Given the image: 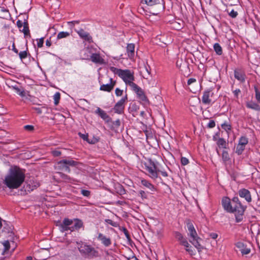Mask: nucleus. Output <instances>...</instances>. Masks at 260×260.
I'll return each instance as SVG.
<instances>
[{"label": "nucleus", "instance_id": "nucleus-28", "mask_svg": "<svg viewBox=\"0 0 260 260\" xmlns=\"http://www.w3.org/2000/svg\"><path fill=\"white\" fill-rule=\"evenodd\" d=\"M187 246H188L187 247V246H184L185 247V250H186V251H187L190 255H194L195 254L194 249L193 247H192L189 245V244L188 243Z\"/></svg>", "mask_w": 260, "mask_h": 260}, {"label": "nucleus", "instance_id": "nucleus-9", "mask_svg": "<svg viewBox=\"0 0 260 260\" xmlns=\"http://www.w3.org/2000/svg\"><path fill=\"white\" fill-rule=\"evenodd\" d=\"M127 100V95H125L120 101H119L115 105L114 109L115 112L118 114H121L123 112L124 108V104Z\"/></svg>", "mask_w": 260, "mask_h": 260}, {"label": "nucleus", "instance_id": "nucleus-60", "mask_svg": "<svg viewBox=\"0 0 260 260\" xmlns=\"http://www.w3.org/2000/svg\"><path fill=\"white\" fill-rule=\"evenodd\" d=\"M182 62V60L180 61L179 60H177L176 62L177 66L179 68H181V64H182V63H181Z\"/></svg>", "mask_w": 260, "mask_h": 260}, {"label": "nucleus", "instance_id": "nucleus-42", "mask_svg": "<svg viewBox=\"0 0 260 260\" xmlns=\"http://www.w3.org/2000/svg\"><path fill=\"white\" fill-rule=\"evenodd\" d=\"M22 27H23V28L21 30L22 32H23V33L25 35H27L29 31L28 27L26 25H23Z\"/></svg>", "mask_w": 260, "mask_h": 260}, {"label": "nucleus", "instance_id": "nucleus-17", "mask_svg": "<svg viewBox=\"0 0 260 260\" xmlns=\"http://www.w3.org/2000/svg\"><path fill=\"white\" fill-rule=\"evenodd\" d=\"M175 236L176 239L180 242V243L181 245L183 246H187V247L188 246V242L180 233H176Z\"/></svg>", "mask_w": 260, "mask_h": 260}, {"label": "nucleus", "instance_id": "nucleus-50", "mask_svg": "<svg viewBox=\"0 0 260 260\" xmlns=\"http://www.w3.org/2000/svg\"><path fill=\"white\" fill-rule=\"evenodd\" d=\"M113 125L116 127H118L120 125V121L119 119H117L113 123Z\"/></svg>", "mask_w": 260, "mask_h": 260}, {"label": "nucleus", "instance_id": "nucleus-12", "mask_svg": "<svg viewBox=\"0 0 260 260\" xmlns=\"http://www.w3.org/2000/svg\"><path fill=\"white\" fill-rule=\"evenodd\" d=\"M238 193L241 198H244L247 202H250L251 201V194L248 190L245 188L241 189L239 190Z\"/></svg>", "mask_w": 260, "mask_h": 260}, {"label": "nucleus", "instance_id": "nucleus-57", "mask_svg": "<svg viewBox=\"0 0 260 260\" xmlns=\"http://www.w3.org/2000/svg\"><path fill=\"white\" fill-rule=\"evenodd\" d=\"M240 92V89H236L235 90H234V95H235L236 97H238V94Z\"/></svg>", "mask_w": 260, "mask_h": 260}, {"label": "nucleus", "instance_id": "nucleus-47", "mask_svg": "<svg viewBox=\"0 0 260 260\" xmlns=\"http://www.w3.org/2000/svg\"><path fill=\"white\" fill-rule=\"evenodd\" d=\"M122 93H123V90H121V89H120L118 88H117L115 89V94H116V95L117 96H121V95H122Z\"/></svg>", "mask_w": 260, "mask_h": 260}, {"label": "nucleus", "instance_id": "nucleus-32", "mask_svg": "<svg viewBox=\"0 0 260 260\" xmlns=\"http://www.w3.org/2000/svg\"><path fill=\"white\" fill-rule=\"evenodd\" d=\"M248 143V140L245 137H242L239 141L238 144L244 146L245 147V145Z\"/></svg>", "mask_w": 260, "mask_h": 260}, {"label": "nucleus", "instance_id": "nucleus-59", "mask_svg": "<svg viewBox=\"0 0 260 260\" xmlns=\"http://www.w3.org/2000/svg\"><path fill=\"white\" fill-rule=\"evenodd\" d=\"M210 237L212 238V239H216L217 237V234H216V233H211L210 234Z\"/></svg>", "mask_w": 260, "mask_h": 260}, {"label": "nucleus", "instance_id": "nucleus-22", "mask_svg": "<svg viewBox=\"0 0 260 260\" xmlns=\"http://www.w3.org/2000/svg\"><path fill=\"white\" fill-rule=\"evenodd\" d=\"M234 75L235 77L240 81L243 82L244 81V76L241 72L235 70Z\"/></svg>", "mask_w": 260, "mask_h": 260}, {"label": "nucleus", "instance_id": "nucleus-55", "mask_svg": "<svg viewBox=\"0 0 260 260\" xmlns=\"http://www.w3.org/2000/svg\"><path fill=\"white\" fill-rule=\"evenodd\" d=\"M196 81V80L194 78H190L188 80L187 84H188V85H190L191 83L195 82Z\"/></svg>", "mask_w": 260, "mask_h": 260}, {"label": "nucleus", "instance_id": "nucleus-19", "mask_svg": "<svg viewBox=\"0 0 260 260\" xmlns=\"http://www.w3.org/2000/svg\"><path fill=\"white\" fill-rule=\"evenodd\" d=\"M127 53L129 57H132L134 55L135 45L134 44H128L126 47Z\"/></svg>", "mask_w": 260, "mask_h": 260}, {"label": "nucleus", "instance_id": "nucleus-1", "mask_svg": "<svg viewBox=\"0 0 260 260\" xmlns=\"http://www.w3.org/2000/svg\"><path fill=\"white\" fill-rule=\"evenodd\" d=\"M25 178L24 170L17 166H13L10 168L5 175L3 183L9 189H17L23 183Z\"/></svg>", "mask_w": 260, "mask_h": 260}, {"label": "nucleus", "instance_id": "nucleus-43", "mask_svg": "<svg viewBox=\"0 0 260 260\" xmlns=\"http://www.w3.org/2000/svg\"><path fill=\"white\" fill-rule=\"evenodd\" d=\"M106 222L113 226L116 227L117 226V223L115 222H114L112 220L107 219L106 220Z\"/></svg>", "mask_w": 260, "mask_h": 260}, {"label": "nucleus", "instance_id": "nucleus-54", "mask_svg": "<svg viewBox=\"0 0 260 260\" xmlns=\"http://www.w3.org/2000/svg\"><path fill=\"white\" fill-rule=\"evenodd\" d=\"M139 193L142 198L146 199L147 198V196L145 191L141 190L140 191Z\"/></svg>", "mask_w": 260, "mask_h": 260}, {"label": "nucleus", "instance_id": "nucleus-44", "mask_svg": "<svg viewBox=\"0 0 260 260\" xmlns=\"http://www.w3.org/2000/svg\"><path fill=\"white\" fill-rule=\"evenodd\" d=\"M51 153L54 156H58L61 154V152L58 150H53Z\"/></svg>", "mask_w": 260, "mask_h": 260}, {"label": "nucleus", "instance_id": "nucleus-26", "mask_svg": "<svg viewBox=\"0 0 260 260\" xmlns=\"http://www.w3.org/2000/svg\"><path fill=\"white\" fill-rule=\"evenodd\" d=\"M214 51L218 55H221L222 53V49L218 43H215L213 46Z\"/></svg>", "mask_w": 260, "mask_h": 260}, {"label": "nucleus", "instance_id": "nucleus-14", "mask_svg": "<svg viewBox=\"0 0 260 260\" xmlns=\"http://www.w3.org/2000/svg\"><path fill=\"white\" fill-rule=\"evenodd\" d=\"M98 239L105 246L108 247L111 244V239L106 236L99 233L98 236Z\"/></svg>", "mask_w": 260, "mask_h": 260}, {"label": "nucleus", "instance_id": "nucleus-24", "mask_svg": "<svg viewBox=\"0 0 260 260\" xmlns=\"http://www.w3.org/2000/svg\"><path fill=\"white\" fill-rule=\"evenodd\" d=\"M12 88L21 97H24L26 95L25 92L23 89L19 88L16 86H13Z\"/></svg>", "mask_w": 260, "mask_h": 260}, {"label": "nucleus", "instance_id": "nucleus-25", "mask_svg": "<svg viewBox=\"0 0 260 260\" xmlns=\"http://www.w3.org/2000/svg\"><path fill=\"white\" fill-rule=\"evenodd\" d=\"M61 164H64L65 165H67L69 167V166H75L77 162L73 160H67V159H63L61 160Z\"/></svg>", "mask_w": 260, "mask_h": 260}, {"label": "nucleus", "instance_id": "nucleus-31", "mask_svg": "<svg viewBox=\"0 0 260 260\" xmlns=\"http://www.w3.org/2000/svg\"><path fill=\"white\" fill-rule=\"evenodd\" d=\"M96 113H98L103 119H106L107 117H108L107 114L104 111L102 110L100 108H98L96 111Z\"/></svg>", "mask_w": 260, "mask_h": 260}, {"label": "nucleus", "instance_id": "nucleus-38", "mask_svg": "<svg viewBox=\"0 0 260 260\" xmlns=\"http://www.w3.org/2000/svg\"><path fill=\"white\" fill-rule=\"evenodd\" d=\"M254 90L255 92V98L257 101L260 103V92L258 91L257 88L255 86Z\"/></svg>", "mask_w": 260, "mask_h": 260}, {"label": "nucleus", "instance_id": "nucleus-35", "mask_svg": "<svg viewBox=\"0 0 260 260\" xmlns=\"http://www.w3.org/2000/svg\"><path fill=\"white\" fill-rule=\"evenodd\" d=\"M244 149H245V146L238 144L237 148H236V152L238 155H240V154H242V153L243 152Z\"/></svg>", "mask_w": 260, "mask_h": 260}, {"label": "nucleus", "instance_id": "nucleus-48", "mask_svg": "<svg viewBox=\"0 0 260 260\" xmlns=\"http://www.w3.org/2000/svg\"><path fill=\"white\" fill-rule=\"evenodd\" d=\"M44 43V38H42L38 41L37 45L38 47H42Z\"/></svg>", "mask_w": 260, "mask_h": 260}, {"label": "nucleus", "instance_id": "nucleus-16", "mask_svg": "<svg viewBox=\"0 0 260 260\" xmlns=\"http://www.w3.org/2000/svg\"><path fill=\"white\" fill-rule=\"evenodd\" d=\"M76 32L82 39L89 42L91 41V37L89 35V33L85 31L83 29H80L79 30H76Z\"/></svg>", "mask_w": 260, "mask_h": 260}, {"label": "nucleus", "instance_id": "nucleus-13", "mask_svg": "<svg viewBox=\"0 0 260 260\" xmlns=\"http://www.w3.org/2000/svg\"><path fill=\"white\" fill-rule=\"evenodd\" d=\"M90 58L91 60L95 63H98L100 64H106L105 60L101 56L100 54L93 53L91 54Z\"/></svg>", "mask_w": 260, "mask_h": 260}, {"label": "nucleus", "instance_id": "nucleus-34", "mask_svg": "<svg viewBox=\"0 0 260 260\" xmlns=\"http://www.w3.org/2000/svg\"><path fill=\"white\" fill-rule=\"evenodd\" d=\"M127 85L131 86L133 90L135 92L140 88L137 84L134 83L133 82V81L130 82V83H128Z\"/></svg>", "mask_w": 260, "mask_h": 260}, {"label": "nucleus", "instance_id": "nucleus-18", "mask_svg": "<svg viewBox=\"0 0 260 260\" xmlns=\"http://www.w3.org/2000/svg\"><path fill=\"white\" fill-rule=\"evenodd\" d=\"M160 0H142V4H145L148 6L152 7L160 4Z\"/></svg>", "mask_w": 260, "mask_h": 260}, {"label": "nucleus", "instance_id": "nucleus-7", "mask_svg": "<svg viewBox=\"0 0 260 260\" xmlns=\"http://www.w3.org/2000/svg\"><path fill=\"white\" fill-rule=\"evenodd\" d=\"M246 208L242 205L241 203L236 204L233 205V211L235 212L236 220L237 222L241 221Z\"/></svg>", "mask_w": 260, "mask_h": 260}, {"label": "nucleus", "instance_id": "nucleus-53", "mask_svg": "<svg viewBox=\"0 0 260 260\" xmlns=\"http://www.w3.org/2000/svg\"><path fill=\"white\" fill-rule=\"evenodd\" d=\"M24 128L26 130L31 131L34 129V126L30 125H27L24 126Z\"/></svg>", "mask_w": 260, "mask_h": 260}, {"label": "nucleus", "instance_id": "nucleus-20", "mask_svg": "<svg viewBox=\"0 0 260 260\" xmlns=\"http://www.w3.org/2000/svg\"><path fill=\"white\" fill-rule=\"evenodd\" d=\"M246 106L247 108L249 109H251L256 111H260V106L258 104L252 101L247 102Z\"/></svg>", "mask_w": 260, "mask_h": 260}, {"label": "nucleus", "instance_id": "nucleus-15", "mask_svg": "<svg viewBox=\"0 0 260 260\" xmlns=\"http://www.w3.org/2000/svg\"><path fill=\"white\" fill-rule=\"evenodd\" d=\"M110 84L102 85L100 87V90H103V91H108V92L111 91L113 89V87L116 84V81H113L112 78L110 79Z\"/></svg>", "mask_w": 260, "mask_h": 260}, {"label": "nucleus", "instance_id": "nucleus-58", "mask_svg": "<svg viewBox=\"0 0 260 260\" xmlns=\"http://www.w3.org/2000/svg\"><path fill=\"white\" fill-rule=\"evenodd\" d=\"M222 127L226 130H230L231 129L230 126L228 124H224L222 125Z\"/></svg>", "mask_w": 260, "mask_h": 260}, {"label": "nucleus", "instance_id": "nucleus-6", "mask_svg": "<svg viewBox=\"0 0 260 260\" xmlns=\"http://www.w3.org/2000/svg\"><path fill=\"white\" fill-rule=\"evenodd\" d=\"M79 250L81 253L89 257H97L99 252L90 245L82 244L79 247Z\"/></svg>", "mask_w": 260, "mask_h": 260}, {"label": "nucleus", "instance_id": "nucleus-11", "mask_svg": "<svg viewBox=\"0 0 260 260\" xmlns=\"http://www.w3.org/2000/svg\"><path fill=\"white\" fill-rule=\"evenodd\" d=\"M222 205L226 211L231 212L233 211V205L229 198L225 197L222 200Z\"/></svg>", "mask_w": 260, "mask_h": 260}, {"label": "nucleus", "instance_id": "nucleus-29", "mask_svg": "<svg viewBox=\"0 0 260 260\" xmlns=\"http://www.w3.org/2000/svg\"><path fill=\"white\" fill-rule=\"evenodd\" d=\"M70 35V32L67 31H61L59 32L57 35V38L58 39H61L63 38H67Z\"/></svg>", "mask_w": 260, "mask_h": 260}, {"label": "nucleus", "instance_id": "nucleus-27", "mask_svg": "<svg viewBox=\"0 0 260 260\" xmlns=\"http://www.w3.org/2000/svg\"><path fill=\"white\" fill-rule=\"evenodd\" d=\"M141 183L151 190H153L154 189V186L146 180H142L141 181Z\"/></svg>", "mask_w": 260, "mask_h": 260}, {"label": "nucleus", "instance_id": "nucleus-30", "mask_svg": "<svg viewBox=\"0 0 260 260\" xmlns=\"http://www.w3.org/2000/svg\"><path fill=\"white\" fill-rule=\"evenodd\" d=\"M217 144L221 148H225L226 146V142L223 138H219L217 142Z\"/></svg>", "mask_w": 260, "mask_h": 260}, {"label": "nucleus", "instance_id": "nucleus-62", "mask_svg": "<svg viewBox=\"0 0 260 260\" xmlns=\"http://www.w3.org/2000/svg\"><path fill=\"white\" fill-rule=\"evenodd\" d=\"M124 234H125L126 237H127V238H129V235H128V234L127 231L125 229H124Z\"/></svg>", "mask_w": 260, "mask_h": 260}, {"label": "nucleus", "instance_id": "nucleus-2", "mask_svg": "<svg viewBox=\"0 0 260 260\" xmlns=\"http://www.w3.org/2000/svg\"><path fill=\"white\" fill-rule=\"evenodd\" d=\"M146 170L147 171L148 175L152 179H156L158 177V173L160 172L163 177H166L168 176L166 169H168L166 165L163 167H158L151 160H149L148 162L145 164Z\"/></svg>", "mask_w": 260, "mask_h": 260}, {"label": "nucleus", "instance_id": "nucleus-63", "mask_svg": "<svg viewBox=\"0 0 260 260\" xmlns=\"http://www.w3.org/2000/svg\"><path fill=\"white\" fill-rule=\"evenodd\" d=\"M46 45L48 46H50L51 45V43L49 41L47 40L46 42Z\"/></svg>", "mask_w": 260, "mask_h": 260}, {"label": "nucleus", "instance_id": "nucleus-5", "mask_svg": "<svg viewBox=\"0 0 260 260\" xmlns=\"http://www.w3.org/2000/svg\"><path fill=\"white\" fill-rule=\"evenodd\" d=\"M110 70L115 74L120 77L126 84H128L132 81L134 80V76L133 73L128 70H121L116 68L114 67L110 68Z\"/></svg>", "mask_w": 260, "mask_h": 260}, {"label": "nucleus", "instance_id": "nucleus-45", "mask_svg": "<svg viewBox=\"0 0 260 260\" xmlns=\"http://www.w3.org/2000/svg\"><path fill=\"white\" fill-rule=\"evenodd\" d=\"M238 203H241V202L239 201L238 198L237 197H234L232 199V205H233L236 204H238Z\"/></svg>", "mask_w": 260, "mask_h": 260}, {"label": "nucleus", "instance_id": "nucleus-4", "mask_svg": "<svg viewBox=\"0 0 260 260\" xmlns=\"http://www.w3.org/2000/svg\"><path fill=\"white\" fill-rule=\"evenodd\" d=\"M187 227L189 232L188 234L189 237V241L194 246L200 253L203 249V247L200 244L202 240L198 237L193 224L190 221H188L187 222Z\"/></svg>", "mask_w": 260, "mask_h": 260}, {"label": "nucleus", "instance_id": "nucleus-61", "mask_svg": "<svg viewBox=\"0 0 260 260\" xmlns=\"http://www.w3.org/2000/svg\"><path fill=\"white\" fill-rule=\"evenodd\" d=\"M12 47L14 52H15L16 53H18V50L15 48L14 43L13 44Z\"/></svg>", "mask_w": 260, "mask_h": 260}, {"label": "nucleus", "instance_id": "nucleus-21", "mask_svg": "<svg viewBox=\"0 0 260 260\" xmlns=\"http://www.w3.org/2000/svg\"><path fill=\"white\" fill-rule=\"evenodd\" d=\"M57 167L59 170L61 171H64L68 173L70 172V169L69 167L64 164H61V160L58 161L57 163Z\"/></svg>", "mask_w": 260, "mask_h": 260}, {"label": "nucleus", "instance_id": "nucleus-56", "mask_svg": "<svg viewBox=\"0 0 260 260\" xmlns=\"http://www.w3.org/2000/svg\"><path fill=\"white\" fill-rule=\"evenodd\" d=\"M17 25L18 27L20 29H21V27H22V26H23V23H22V22L21 21H20V20H18V21H17Z\"/></svg>", "mask_w": 260, "mask_h": 260}, {"label": "nucleus", "instance_id": "nucleus-40", "mask_svg": "<svg viewBox=\"0 0 260 260\" xmlns=\"http://www.w3.org/2000/svg\"><path fill=\"white\" fill-rule=\"evenodd\" d=\"M27 55V53L26 51H21L19 53V56L21 59L26 58Z\"/></svg>", "mask_w": 260, "mask_h": 260}, {"label": "nucleus", "instance_id": "nucleus-8", "mask_svg": "<svg viewBox=\"0 0 260 260\" xmlns=\"http://www.w3.org/2000/svg\"><path fill=\"white\" fill-rule=\"evenodd\" d=\"M236 247L239 249L242 254H247L250 253L251 245L249 243L238 242L236 244Z\"/></svg>", "mask_w": 260, "mask_h": 260}, {"label": "nucleus", "instance_id": "nucleus-39", "mask_svg": "<svg viewBox=\"0 0 260 260\" xmlns=\"http://www.w3.org/2000/svg\"><path fill=\"white\" fill-rule=\"evenodd\" d=\"M222 159L224 161H226L229 159V154L227 151H223L222 154Z\"/></svg>", "mask_w": 260, "mask_h": 260}, {"label": "nucleus", "instance_id": "nucleus-36", "mask_svg": "<svg viewBox=\"0 0 260 260\" xmlns=\"http://www.w3.org/2000/svg\"><path fill=\"white\" fill-rule=\"evenodd\" d=\"M59 175L60 176V177L63 179L64 180V181H68V182H70L71 181V178L70 177L68 176L67 175H66L64 174H63L62 173H59Z\"/></svg>", "mask_w": 260, "mask_h": 260}, {"label": "nucleus", "instance_id": "nucleus-41", "mask_svg": "<svg viewBox=\"0 0 260 260\" xmlns=\"http://www.w3.org/2000/svg\"><path fill=\"white\" fill-rule=\"evenodd\" d=\"M181 164L182 165H186L188 164V159L185 157H181Z\"/></svg>", "mask_w": 260, "mask_h": 260}, {"label": "nucleus", "instance_id": "nucleus-51", "mask_svg": "<svg viewBox=\"0 0 260 260\" xmlns=\"http://www.w3.org/2000/svg\"><path fill=\"white\" fill-rule=\"evenodd\" d=\"M78 134L80 136V137L81 138H82L84 140H86V141L88 140V135H87L82 134L81 133H79Z\"/></svg>", "mask_w": 260, "mask_h": 260}, {"label": "nucleus", "instance_id": "nucleus-10", "mask_svg": "<svg viewBox=\"0 0 260 260\" xmlns=\"http://www.w3.org/2000/svg\"><path fill=\"white\" fill-rule=\"evenodd\" d=\"M213 95V92L210 89L205 91L202 96V103L206 105L209 106L212 103L211 98Z\"/></svg>", "mask_w": 260, "mask_h": 260}, {"label": "nucleus", "instance_id": "nucleus-52", "mask_svg": "<svg viewBox=\"0 0 260 260\" xmlns=\"http://www.w3.org/2000/svg\"><path fill=\"white\" fill-rule=\"evenodd\" d=\"M215 123L214 121L211 120L210 121L209 123L208 124V126L210 128H212L215 127Z\"/></svg>", "mask_w": 260, "mask_h": 260}, {"label": "nucleus", "instance_id": "nucleus-37", "mask_svg": "<svg viewBox=\"0 0 260 260\" xmlns=\"http://www.w3.org/2000/svg\"><path fill=\"white\" fill-rule=\"evenodd\" d=\"M3 245L4 246V253L9 250L10 247V243L8 241H5L3 242Z\"/></svg>", "mask_w": 260, "mask_h": 260}, {"label": "nucleus", "instance_id": "nucleus-46", "mask_svg": "<svg viewBox=\"0 0 260 260\" xmlns=\"http://www.w3.org/2000/svg\"><path fill=\"white\" fill-rule=\"evenodd\" d=\"M238 15V13L236 11H235L234 10H232L230 13L229 15L232 18H235Z\"/></svg>", "mask_w": 260, "mask_h": 260}, {"label": "nucleus", "instance_id": "nucleus-3", "mask_svg": "<svg viewBox=\"0 0 260 260\" xmlns=\"http://www.w3.org/2000/svg\"><path fill=\"white\" fill-rule=\"evenodd\" d=\"M83 226V222L78 219H69L65 218L60 223V230L62 232L70 230L71 232L78 230Z\"/></svg>", "mask_w": 260, "mask_h": 260}, {"label": "nucleus", "instance_id": "nucleus-64", "mask_svg": "<svg viewBox=\"0 0 260 260\" xmlns=\"http://www.w3.org/2000/svg\"><path fill=\"white\" fill-rule=\"evenodd\" d=\"M26 259H27V260H31V259H32V257H31V256H27V257H26Z\"/></svg>", "mask_w": 260, "mask_h": 260}, {"label": "nucleus", "instance_id": "nucleus-49", "mask_svg": "<svg viewBox=\"0 0 260 260\" xmlns=\"http://www.w3.org/2000/svg\"><path fill=\"white\" fill-rule=\"evenodd\" d=\"M81 193L83 196L85 197H88L90 195V191L87 190H82Z\"/></svg>", "mask_w": 260, "mask_h": 260}, {"label": "nucleus", "instance_id": "nucleus-23", "mask_svg": "<svg viewBox=\"0 0 260 260\" xmlns=\"http://www.w3.org/2000/svg\"><path fill=\"white\" fill-rule=\"evenodd\" d=\"M136 93H137L138 97L142 101H145L147 100V98L144 93V91L142 89L140 88L139 90H138Z\"/></svg>", "mask_w": 260, "mask_h": 260}, {"label": "nucleus", "instance_id": "nucleus-33", "mask_svg": "<svg viewBox=\"0 0 260 260\" xmlns=\"http://www.w3.org/2000/svg\"><path fill=\"white\" fill-rule=\"evenodd\" d=\"M60 98V94L59 92H56L53 95L54 103L55 105H58Z\"/></svg>", "mask_w": 260, "mask_h": 260}]
</instances>
